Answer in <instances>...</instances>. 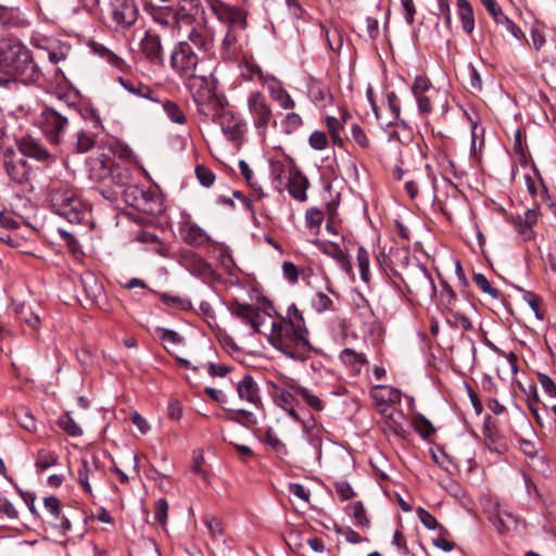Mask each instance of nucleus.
I'll return each mask as SVG.
<instances>
[{
	"label": "nucleus",
	"mask_w": 556,
	"mask_h": 556,
	"mask_svg": "<svg viewBox=\"0 0 556 556\" xmlns=\"http://www.w3.org/2000/svg\"><path fill=\"white\" fill-rule=\"evenodd\" d=\"M353 517L357 523L364 528H368L370 525L369 519L366 517L365 508L362 502H355L350 505Z\"/></svg>",
	"instance_id": "09e8293b"
},
{
	"label": "nucleus",
	"mask_w": 556,
	"mask_h": 556,
	"mask_svg": "<svg viewBox=\"0 0 556 556\" xmlns=\"http://www.w3.org/2000/svg\"><path fill=\"white\" fill-rule=\"evenodd\" d=\"M538 218V208H528L523 215H518L516 218H514V226L525 240H528L532 237V227L536 224Z\"/></svg>",
	"instance_id": "5701e85b"
},
{
	"label": "nucleus",
	"mask_w": 556,
	"mask_h": 556,
	"mask_svg": "<svg viewBox=\"0 0 556 556\" xmlns=\"http://www.w3.org/2000/svg\"><path fill=\"white\" fill-rule=\"evenodd\" d=\"M204 13L200 0H180L175 10L174 17L177 24L191 25Z\"/></svg>",
	"instance_id": "dca6fc26"
},
{
	"label": "nucleus",
	"mask_w": 556,
	"mask_h": 556,
	"mask_svg": "<svg viewBox=\"0 0 556 556\" xmlns=\"http://www.w3.org/2000/svg\"><path fill=\"white\" fill-rule=\"evenodd\" d=\"M131 172L128 166L121 165L114 162L109 174L106 186L126 187L130 184Z\"/></svg>",
	"instance_id": "a878e982"
},
{
	"label": "nucleus",
	"mask_w": 556,
	"mask_h": 556,
	"mask_svg": "<svg viewBox=\"0 0 556 556\" xmlns=\"http://www.w3.org/2000/svg\"><path fill=\"white\" fill-rule=\"evenodd\" d=\"M301 389L300 386H289L286 388H276L275 402L279 407L285 409L293 419L298 420L299 416L295 412V403L300 397L296 392Z\"/></svg>",
	"instance_id": "a211bd4d"
},
{
	"label": "nucleus",
	"mask_w": 556,
	"mask_h": 556,
	"mask_svg": "<svg viewBox=\"0 0 556 556\" xmlns=\"http://www.w3.org/2000/svg\"><path fill=\"white\" fill-rule=\"evenodd\" d=\"M357 264L363 281L368 282L370 277L369 271V254L363 247L357 250Z\"/></svg>",
	"instance_id": "a19ab883"
},
{
	"label": "nucleus",
	"mask_w": 556,
	"mask_h": 556,
	"mask_svg": "<svg viewBox=\"0 0 556 556\" xmlns=\"http://www.w3.org/2000/svg\"><path fill=\"white\" fill-rule=\"evenodd\" d=\"M336 492L342 501H348L355 495L354 490L346 481H338L334 484Z\"/></svg>",
	"instance_id": "69168bd1"
},
{
	"label": "nucleus",
	"mask_w": 556,
	"mask_h": 556,
	"mask_svg": "<svg viewBox=\"0 0 556 556\" xmlns=\"http://www.w3.org/2000/svg\"><path fill=\"white\" fill-rule=\"evenodd\" d=\"M326 40L330 50L339 52L343 46V34L337 27L328 29L326 31Z\"/></svg>",
	"instance_id": "c03bdc74"
},
{
	"label": "nucleus",
	"mask_w": 556,
	"mask_h": 556,
	"mask_svg": "<svg viewBox=\"0 0 556 556\" xmlns=\"http://www.w3.org/2000/svg\"><path fill=\"white\" fill-rule=\"evenodd\" d=\"M0 226L9 230H15L20 226V219L10 213H0Z\"/></svg>",
	"instance_id": "774afa93"
},
{
	"label": "nucleus",
	"mask_w": 556,
	"mask_h": 556,
	"mask_svg": "<svg viewBox=\"0 0 556 556\" xmlns=\"http://www.w3.org/2000/svg\"><path fill=\"white\" fill-rule=\"evenodd\" d=\"M50 200L55 213L70 223H79L85 217L87 205L75 189L68 187L55 188L51 191Z\"/></svg>",
	"instance_id": "20e7f679"
},
{
	"label": "nucleus",
	"mask_w": 556,
	"mask_h": 556,
	"mask_svg": "<svg viewBox=\"0 0 556 556\" xmlns=\"http://www.w3.org/2000/svg\"><path fill=\"white\" fill-rule=\"evenodd\" d=\"M265 441L278 454H287L286 444L276 435V433L271 429L266 431Z\"/></svg>",
	"instance_id": "3c124183"
},
{
	"label": "nucleus",
	"mask_w": 556,
	"mask_h": 556,
	"mask_svg": "<svg viewBox=\"0 0 556 556\" xmlns=\"http://www.w3.org/2000/svg\"><path fill=\"white\" fill-rule=\"evenodd\" d=\"M473 281L484 293H488L493 299H498V290L491 286V283L483 274H475Z\"/></svg>",
	"instance_id": "49530a36"
},
{
	"label": "nucleus",
	"mask_w": 556,
	"mask_h": 556,
	"mask_svg": "<svg viewBox=\"0 0 556 556\" xmlns=\"http://www.w3.org/2000/svg\"><path fill=\"white\" fill-rule=\"evenodd\" d=\"M58 425L60 428L71 437H80L83 434L81 428L72 418L70 413L60 417Z\"/></svg>",
	"instance_id": "4c0bfd02"
},
{
	"label": "nucleus",
	"mask_w": 556,
	"mask_h": 556,
	"mask_svg": "<svg viewBox=\"0 0 556 556\" xmlns=\"http://www.w3.org/2000/svg\"><path fill=\"white\" fill-rule=\"evenodd\" d=\"M332 305L331 299L321 292H318L313 299V306L317 312H325Z\"/></svg>",
	"instance_id": "e2e57ef3"
},
{
	"label": "nucleus",
	"mask_w": 556,
	"mask_h": 556,
	"mask_svg": "<svg viewBox=\"0 0 556 556\" xmlns=\"http://www.w3.org/2000/svg\"><path fill=\"white\" fill-rule=\"evenodd\" d=\"M282 125L286 132L291 134L300 128V126L302 125V117L293 112L288 113Z\"/></svg>",
	"instance_id": "6e6d98bb"
},
{
	"label": "nucleus",
	"mask_w": 556,
	"mask_h": 556,
	"mask_svg": "<svg viewBox=\"0 0 556 556\" xmlns=\"http://www.w3.org/2000/svg\"><path fill=\"white\" fill-rule=\"evenodd\" d=\"M0 73L5 75L4 81L20 79L28 84L39 78L30 50L10 39L0 42Z\"/></svg>",
	"instance_id": "f03ea898"
},
{
	"label": "nucleus",
	"mask_w": 556,
	"mask_h": 556,
	"mask_svg": "<svg viewBox=\"0 0 556 556\" xmlns=\"http://www.w3.org/2000/svg\"><path fill=\"white\" fill-rule=\"evenodd\" d=\"M364 26H365V29H364V33L365 35L371 39V40H375L379 34V22L377 18L375 17H371V16H367L365 20H364Z\"/></svg>",
	"instance_id": "052dcab7"
},
{
	"label": "nucleus",
	"mask_w": 556,
	"mask_h": 556,
	"mask_svg": "<svg viewBox=\"0 0 556 556\" xmlns=\"http://www.w3.org/2000/svg\"><path fill=\"white\" fill-rule=\"evenodd\" d=\"M239 168L245 180L249 182V185L255 190L258 197L263 195V191L261 186L253 180V172L250 168L249 164L245 161L239 162Z\"/></svg>",
	"instance_id": "8fccbe9b"
},
{
	"label": "nucleus",
	"mask_w": 556,
	"mask_h": 556,
	"mask_svg": "<svg viewBox=\"0 0 556 556\" xmlns=\"http://www.w3.org/2000/svg\"><path fill=\"white\" fill-rule=\"evenodd\" d=\"M188 40L191 47L204 53H211L214 48V33L205 23L197 24L191 29Z\"/></svg>",
	"instance_id": "f3484780"
},
{
	"label": "nucleus",
	"mask_w": 556,
	"mask_h": 556,
	"mask_svg": "<svg viewBox=\"0 0 556 556\" xmlns=\"http://www.w3.org/2000/svg\"><path fill=\"white\" fill-rule=\"evenodd\" d=\"M248 108L253 116L254 126L265 132L273 121V112L266 98L261 92H252L248 98Z\"/></svg>",
	"instance_id": "9d476101"
},
{
	"label": "nucleus",
	"mask_w": 556,
	"mask_h": 556,
	"mask_svg": "<svg viewBox=\"0 0 556 556\" xmlns=\"http://www.w3.org/2000/svg\"><path fill=\"white\" fill-rule=\"evenodd\" d=\"M3 165L9 177L16 184H26L30 178V168L24 155L13 150H7Z\"/></svg>",
	"instance_id": "9b49d317"
},
{
	"label": "nucleus",
	"mask_w": 556,
	"mask_h": 556,
	"mask_svg": "<svg viewBox=\"0 0 556 556\" xmlns=\"http://www.w3.org/2000/svg\"><path fill=\"white\" fill-rule=\"evenodd\" d=\"M101 470L99 459L94 456L90 458H81L80 466L77 471V481L85 492L92 493L91 481L97 483L100 479Z\"/></svg>",
	"instance_id": "4468645a"
},
{
	"label": "nucleus",
	"mask_w": 556,
	"mask_h": 556,
	"mask_svg": "<svg viewBox=\"0 0 556 556\" xmlns=\"http://www.w3.org/2000/svg\"><path fill=\"white\" fill-rule=\"evenodd\" d=\"M198 63L199 58L189 42L181 41L175 46L170 56V64L176 73L188 78L195 74Z\"/></svg>",
	"instance_id": "0eeeda50"
},
{
	"label": "nucleus",
	"mask_w": 556,
	"mask_h": 556,
	"mask_svg": "<svg viewBox=\"0 0 556 556\" xmlns=\"http://www.w3.org/2000/svg\"><path fill=\"white\" fill-rule=\"evenodd\" d=\"M309 146L315 150H324L328 144L327 136L324 131H314L308 138Z\"/></svg>",
	"instance_id": "4d7b16f0"
},
{
	"label": "nucleus",
	"mask_w": 556,
	"mask_h": 556,
	"mask_svg": "<svg viewBox=\"0 0 556 556\" xmlns=\"http://www.w3.org/2000/svg\"><path fill=\"white\" fill-rule=\"evenodd\" d=\"M416 282L418 291L427 295H431L434 293L435 285L430 275L426 270H421L419 273L418 277L416 278Z\"/></svg>",
	"instance_id": "37998d69"
},
{
	"label": "nucleus",
	"mask_w": 556,
	"mask_h": 556,
	"mask_svg": "<svg viewBox=\"0 0 556 556\" xmlns=\"http://www.w3.org/2000/svg\"><path fill=\"white\" fill-rule=\"evenodd\" d=\"M18 518V511L7 497L0 496V522L5 523V521L11 522L15 521Z\"/></svg>",
	"instance_id": "e433bc0d"
},
{
	"label": "nucleus",
	"mask_w": 556,
	"mask_h": 556,
	"mask_svg": "<svg viewBox=\"0 0 556 556\" xmlns=\"http://www.w3.org/2000/svg\"><path fill=\"white\" fill-rule=\"evenodd\" d=\"M182 233L185 241L189 244L204 245L210 241V236L197 225H188Z\"/></svg>",
	"instance_id": "473e14b6"
},
{
	"label": "nucleus",
	"mask_w": 556,
	"mask_h": 556,
	"mask_svg": "<svg viewBox=\"0 0 556 556\" xmlns=\"http://www.w3.org/2000/svg\"><path fill=\"white\" fill-rule=\"evenodd\" d=\"M125 197L126 201L139 211L151 215L162 212V203L159 197L151 191L139 189L136 186H128L125 190Z\"/></svg>",
	"instance_id": "6e6552de"
},
{
	"label": "nucleus",
	"mask_w": 556,
	"mask_h": 556,
	"mask_svg": "<svg viewBox=\"0 0 556 556\" xmlns=\"http://www.w3.org/2000/svg\"><path fill=\"white\" fill-rule=\"evenodd\" d=\"M140 48L147 59L152 62L160 61L162 58V45L157 35L147 33L140 42Z\"/></svg>",
	"instance_id": "b1692460"
},
{
	"label": "nucleus",
	"mask_w": 556,
	"mask_h": 556,
	"mask_svg": "<svg viewBox=\"0 0 556 556\" xmlns=\"http://www.w3.org/2000/svg\"><path fill=\"white\" fill-rule=\"evenodd\" d=\"M340 359L355 375L359 374L362 368L367 364L366 356L352 349H344L340 353Z\"/></svg>",
	"instance_id": "cd10ccee"
},
{
	"label": "nucleus",
	"mask_w": 556,
	"mask_h": 556,
	"mask_svg": "<svg viewBox=\"0 0 556 556\" xmlns=\"http://www.w3.org/2000/svg\"><path fill=\"white\" fill-rule=\"evenodd\" d=\"M313 244L316 245L324 254L336 260L342 270L345 273L351 271V262L344 251L339 247V244L331 241H321L319 239L313 240Z\"/></svg>",
	"instance_id": "aec40b11"
},
{
	"label": "nucleus",
	"mask_w": 556,
	"mask_h": 556,
	"mask_svg": "<svg viewBox=\"0 0 556 556\" xmlns=\"http://www.w3.org/2000/svg\"><path fill=\"white\" fill-rule=\"evenodd\" d=\"M457 9L463 29L470 34L475 28L473 11L470 3L467 0H457Z\"/></svg>",
	"instance_id": "2f4dec72"
},
{
	"label": "nucleus",
	"mask_w": 556,
	"mask_h": 556,
	"mask_svg": "<svg viewBox=\"0 0 556 556\" xmlns=\"http://www.w3.org/2000/svg\"><path fill=\"white\" fill-rule=\"evenodd\" d=\"M188 89L197 104L198 112L203 116H214V108L225 99L215 93V86L212 80L204 75H192L188 77Z\"/></svg>",
	"instance_id": "39448f33"
},
{
	"label": "nucleus",
	"mask_w": 556,
	"mask_h": 556,
	"mask_svg": "<svg viewBox=\"0 0 556 556\" xmlns=\"http://www.w3.org/2000/svg\"><path fill=\"white\" fill-rule=\"evenodd\" d=\"M113 152L111 149L99 153L97 156L89 157L88 168L89 177L91 180L102 182L105 185L109 174L114 164L112 159Z\"/></svg>",
	"instance_id": "f8f14e48"
},
{
	"label": "nucleus",
	"mask_w": 556,
	"mask_h": 556,
	"mask_svg": "<svg viewBox=\"0 0 556 556\" xmlns=\"http://www.w3.org/2000/svg\"><path fill=\"white\" fill-rule=\"evenodd\" d=\"M195 175L200 184L204 187H211L215 180L213 172L203 165H198L195 167Z\"/></svg>",
	"instance_id": "603ef678"
},
{
	"label": "nucleus",
	"mask_w": 556,
	"mask_h": 556,
	"mask_svg": "<svg viewBox=\"0 0 556 556\" xmlns=\"http://www.w3.org/2000/svg\"><path fill=\"white\" fill-rule=\"evenodd\" d=\"M206 4L216 18L227 25V29H247V11L242 8L232 7L222 0H206Z\"/></svg>",
	"instance_id": "423d86ee"
},
{
	"label": "nucleus",
	"mask_w": 556,
	"mask_h": 556,
	"mask_svg": "<svg viewBox=\"0 0 556 556\" xmlns=\"http://www.w3.org/2000/svg\"><path fill=\"white\" fill-rule=\"evenodd\" d=\"M244 30L239 28L227 29L222 42L223 49L227 54H235L242 48V45L245 42Z\"/></svg>",
	"instance_id": "393cba45"
},
{
	"label": "nucleus",
	"mask_w": 556,
	"mask_h": 556,
	"mask_svg": "<svg viewBox=\"0 0 556 556\" xmlns=\"http://www.w3.org/2000/svg\"><path fill=\"white\" fill-rule=\"evenodd\" d=\"M14 416L22 428L29 432L36 431V421L29 408L25 406H17L14 410Z\"/></svg>",
	"instance_id": "72a5a7b5"
},
{
	"label": "nucleus",
	"mask_w": 556,
	"mask_h": 556,
	"mask_svg": "<svg viewBox=\"0 0 556 556\" xmlns=\"http://www.w3.org/2000/svg\"><path fill=\"white\" fill-rule=\"evenodd\" d=\"M207 121L218 125L229 140H237L242 132V125L239 118L226 108V101L214 108V116H204Z\"/></svg>",
	"instance_id": "1a4fd4ad"
},
{
	"label": "nucleus",
	"mask_w": 556,
	"mask_h": 556,
	"mask_svg": "<svg viewBox=\"0 0 556 556\" xmlns=\"http://www.w3.org/2000/svg\"><path fill=\"white\" fill-rule=\"evenodd\" d=\"M306 226L311 229L318 228L323 222V214L319 210L311 208L305 214Z\"/></svg>",
	"instance_id": "680f3d73"
},
{
	"label": "nucleus",
	"mask_w": 556,
	"mask_h": 556,
	"mask_svg": "<svg viewBox=\"0 0 556 556\" xmlns=\"http://www.w3.org/2000/svg\"><path fill=\"white\" fill-rule=\"evenodd\" d=\"M237 393L241 401L254 407H260L262 404L260 388L250 375H245L237 383Z\"/></svg>",
	"instance_id": "6ab92c4d"
},
{
	"label": "nucleus",
	"mask_w": 556,
	"mask_h": 556,
	"mask_svg": "<svg viewBox=\"0 0 556 556\" xmlns=\"http://www.w3.org/2000/svg\"><path fill=\"white\" fill-rule=\"evenodd\" d=\"M58 464V456L51 451L41 450L36 455V467L41 471L55 466Z\"/></svg>",
	"instance_id": "58836bf2"
},
{
	"label": "nucleus",
	"mask_w": 556,
	"mask_h": 556,
	"mask_svg": "<svg viewBox=\"0 0 556 556\" xmlns=\"http://www.w3.org/2000/svg\"><path fill=\"white\" fill-rule=\"evenodd\" d=\"M157 332L161 333V339L163 341L168 342L173 345H178L182 342V337L174 330L166 328H157Z\"/></svg>",
	"instance_id": "0e129e2a"
},
{
	"label": "nucleus",
	"mask_w": 556,
	"mask_h": 556,
	"mask_svg": "<svg viewBox=\"0 0 556 556\" xmlns=\"http://www.w3.org/2000/svg\"><path fill=\"white\" fill-rule=\"evenodd\" d=\"M538 379L543 391L551 397L556 399V383L554 380L546 374H539Z\"/></svg>",
	"instance_id": "5fc2aeb1"
},
{
	"label": "nucleus",
	"mask_w": 556,
	"mask_h": 556,
	"mask_svg": "<svg viewBox=\"0 0 556 556\" xmlns=\"http://www.w3.org/2000/svg\"><path fill=\"white\" fill-rule=\"evenodd\" d=\"M417 516L420 522L429 530H434L439 527V522L434 516H432L428 510L419 507L417 509Z\"/></svg>",
	"instance_id": "13d9d810"
},
{
	"label": "nucleus",
	"mask_w": 556,
	"mask_h": 556,
	"mask_svg": "<svg viewBox=\"0 0 556 556\" xmlns=\"http://www.w3.org/2000/svg\"><path fill=\"white\" fill-rule=\"evenodd\" d=\"M432 88L431 81L424 76H417L414 80L412 90L414 96L425 94L429 89Z\"/></svg>",
	"instance_id": "bf43d9fd"
},
{
	"label": "nucleus",
	"mask_w": 556,
	"mask_h": 556,
	"mask_svg": "<svg viewBox=\"0 0 556 556\" xmlns=\"http://www.w3.org/2000/svg\"><path fill=\"white\" fill-rule=\"evenodd\" d=\"M491 520L500 533L511 531L518 525V518L506 509H498Z\"/></svg>",
	"instance_id": "c85d7f7f"
},
{
	"label": "nucleus",
	"mask_w": 556,
	"mask_h": 556,
	"mask_svg": "<svg viewBox=\"0 0 556 556\" xmlns=\"http://www.w3.org/2000/svg\"><path fill=\"white\" fill-rule=\"evenodd\" d=\"M414 427L415 430L425 439L429 438L434 432L432 424L424 416H417L415 418Z\"/></svg>",
	"instance_id": "de8ad7c7"
},
{
	"label": "nucleus",
	"mask_w": 556,
	"mask_h": 556,
	"mask_svg": "<svg viewBox=\"0 0 556 556\" xmlns=\"http://www.w3.org/2000/svg\"><path fill=\"white\" fill-rule=\"evenodd\" d=\"M118 83L134 97L148 99L155 103L161 102L160 98L156 96L155 90L141 81L119 77Z\"/></svg>",
	"instance_id": "412c9836"
},
{
	"label": "nucleus",
	"mask_w": 556,
	"mask_h": 556,
	"mask_svg": "<svg viewBox=\"0 0 556 556\" xmlns=\"http://www.w3.org/2000/svg\"><path fill=\"white\" fill-rule=\"evenodd\" d=\"M296 392L312 409L316 412H321L324 409V402L316 394H313L308 389L301 387V389H299Z\"/></svg>",
	"instance_id": "79ce46f5"
},
{
	"label": "nucleus",
	"mask_w": 556,
	"mask_h": 556,
	"mask_svg": "<svg viewBox=\"0 0 556 556\" xmlns=\"http://www.w3.org/2000/svg\"><path fill=\"white\" fill-rule=\"evenodd\" d=\"M18 153L24 155L25 159L29 156L41 162L48 160L50 156L49 152L33 139H23L20 144Z\"/></svg>",
	"instance_id": "c756f323"
},
{
	"label": "nucleus",
	"mask_w": 556,
	"mask_h": 556,
	"mask_svg": "<svg viewBox=\"0 0 556 556\" xmlns=\"http://www.w3.org/2000/svg\"><path fill=\"white\" fill-rule=\"evenodd\" d=\"M267 338L276 350L295 361H305L312 350L304 318L295 305L288 308L286 317L271 323Z\"/></svg>",
	"instance_id": "f257e3e1"
},
{
	"label": "nucleus",
	"mask_w": 556,
	"mask_h": 556,
	"mask_svg": "<svg viewBox=\"0 0 556 556\" xmlns=\"http://www.w3.org/2000/svg\"><path fill=\"white\" fill-rule=\"evenodd\" d=\"M351 136H352L353 140H355V142L357 144H359L362 148L369 147V139L367 138L363 128L361 126H358L357 124H354L352 126Z\"/></svg>",
	"instance_id": "338daca9"
},
{
	"label": "nucleus",
	"mask_w": 556,
	"mask_h": 556,
	"mask_svg": "<svg viewBox=\"0 0 556 556\" xmlns=\"http://www.w3.org/2000/svg\"><path fill=\"white\" fill-rule=\"evenodd\" d=\"M112 18L121 27H130L138 17V9L134 0H112Z\"/></svg>",
	"instance_id": "ddd939ff"
},
{
	"label": "nucleus",
	"mask_w": 556,
	"mask_h": 556,
	"mask_svg": "<svg viewBox=\"0 0 556 556\" xmlns=\"http://www.w3.org/2000/svg\"><path fill=\"white\" fill-rule=\"evenodd\" d=\"M488 12L492 15L495 23L507 22V16L503 13L501 7L495 0H480Z\"/></svg>",
	"instance_id": "a18cd8bd"
},
{
	"label": "nucleus",
	"mask_w": 556,
	"mask_h": 556,
	"mask_svg": "<svg viewBox=\"0 0 556 556\" xmlns=\"http://www.w3.org/2000/svg\"><path fill=\"white\" fill-rule=\"evenodd\" d=\"M307 187L308 181L306 177L298 169L289 168L287 184L289 193L299 201H305Z\"/></svg>",
	"instance_id": "4be33fe9"
},
{
	"label": "nucleus",
	"mask_w": 556,
	"mask_h": 556,
	"mask_svg": "<svg viewBox=\"0 0 556 556\" xmlns=\"http://www.w3.org/2000/svg\"><path fill=\"white\" fill-rule=\"evenodd\" d=\"M231 312L243 323L250 325L254 333L261 332V326L264 324L267 315L264 311H261L257 307L238 302L232 305Z\"/></svg>",
	"instance_id": "2eb2a0df"
},
{
	"label": "nucleus",
	"mask_w": 556,
	"mask_h": 556,
	"mask_svg": "<svg viewBox=\"0 0 556 556\" xmlns=\"http://www.w3.org/2000/svg\"><path fill=\"white\" fill-rule=\"evenodd\" d=\"M80 282L83 285L86 295L91 301L94 302L101 296L103 292V287L93 273L85 271L80 276Z\"/></svg>",
	"instance_id": "bb28decb"
},
{
	"label": "nucleus",
	"mask_w": 556,
	"mask_h": 556,
	"mask_svg": "<svg viewBox=\"0 0 556 556\" xmlns=\"http://www.w3.org/2000/svg\"><path fill=\"white\" fill-rule=\"evenodd\" d=\"M168 503L165 498H159L154 505V518L161 525L167 520Z\"/></svg>",
	"instance_id": "864d4df0"
},
{
	"label": "nucleus",
	"mask_w": 556,
	"mask_h": 556,
	"mask_svg": "<svg viewBox=\"0 0 556 556\" xmlns=\"http://www.w3.org/2000/svg\"><path fill=\"white\" fill-rule=\"evenodd\" d=\"M96 132H89L86 129H80L76 134L75 149L78 153H85L94 146Z\"/></svg>",
	"instance_id": "c9c22d12"
},
{
	"label": "nucleus",
	"mask_w": 556,
	"mask_h": 556,
	"mask_svg": "<svg viewBox=\"0 0 556 556\" xmlns=\"http://www.w3.org/2000/svg\"><path fill=\"white\" fill-rule=\"evenodd\" d=\"M163 109L167 115V117L176 123V124H185L186 123V116L181 109L172 101H165L163 102Z\"/></svg>",
	"instance_id": "ea45409f"
},
{
	"label": "nucleus",
	"mask_w": 556,
	"mask_h": 556,
	"mask_svg": "<svg viewBox=\"0 0 556 556\" xmlns=\"http://www.w3.org/2000/svg\"><path fill=\"white\" fill-rule=\"evenodd\" d=\"M78 114L75 102L59 98L54 106L45 108L40 114L39 125L52 143H59L71 119Z\"/></svg>",
	"instance_id": "7ed1b4c3"
},
{
	"label": "nucleus",
	"mask_w": 556,
	"mask_h": 556,
	"mask_svg": "<svg viewBox=\"0 0 556 556\" xmlns=\"http://www.w3.org/2000/svg\"><path fill=\"white\" fill-rule=\"evenodd\" d=\"M268 91L270 97L279 103V105L285 110L293 109L295 102L291 98V96L287 92L285 88L277 81L273 80L268 85Z\"/></svg>",
	"instance_id": "7c9ffc66"
},
{
	"label": "nucleus",
	"mask_w": 556,
	"mask_h": 556,
	"mask_svg": "<svg viewBox=\"0 0 556 556\" xmlns=\"http://www.w3.org/2000/svg\"><path fill=\"white\" fill-rule=\"evenodd\" d=\"M308 94L315 104L324 105L328 98V89L320 81L311 79L308 84Z\"/></svg>",
	"instance_id": "f704fd0d"
}]
</instances>
